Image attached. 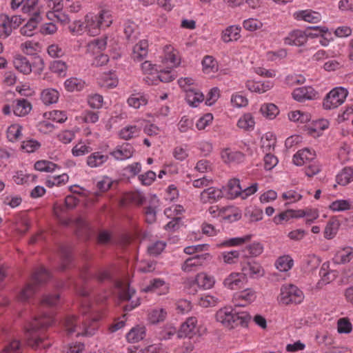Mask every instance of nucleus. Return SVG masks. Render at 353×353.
Masks as SVG:
<instances>
[{
	"label": "nucleus",
	"mask_w": 353,
	"mask_h": 353,
	"mask_svg": "<svg viewBox=\"0 0 353 353\" xmlns=\"http://www.w3.org/2000/svg\"><path fill=\"white\" fill-rule=\"evenodd\" d=\"M352 330V325L348 319L341 318L338 320L337 330L339 333L348 334Z\"/></svg>",
	"instance_id": "60"
},
{
	"label": "nucleus",
	"mask_w": 353,
	"mask_h": 353,
	"mask_svg": "<svg viewBox=\"0 0 353 353\" xmlns=\"http://www.w3.org/2000/svg\"><path fill=\"white\" fill-rule=\"evenodd\" d=\"M254 120L251 114L247 113L243 114L238 121L237 125L239 128L245 130H252L254 126Z\"/></svg>",
	"instance_id": "45"
},
{
	"label": "nucleus",
	"mask_w": 353,
	"mask_h": 353,
	"mask_svg": "<svg viewBox=\"0 0 353 353\" xmlns=\"http://www.w3.org/2000/svg\"><path fill=\"white\" fill-rule=\"evenodd\" d=\"M134 151V148L130 143H125L117 146L114 150L110 152V154L117 161H124L131 158Z\"/></svg>",
	"instance_id": "11"
},
{
	"label": "nucleus",
	"mask_w": 353,
	"mask_h": 353,
	"mask_svg": "<svg viewBox=\"0 0 353 353\" xmlns=\"http://www.w3.org/2000/svg\"><path fill=\"white\" fill-rule=\"evenodd\" d=\"M164 56L163 63L169 68L176 67L180 63L178 52L171 45H167L163 48Z\"/></svg>",
	"instance_id": "17"
},
{
	"label": "nucleus",
	"mask_w": 353,
	"mask_h": 353,
	"mask_svg": "<svg viewBox=\"0 0 353 353\" xmlns=\"http://www.w3.org/2000/svg\"><path fill=\"white\" fill-rule=\"evenodd\" d=\"M41 3L43 12L48 10L46 16L49 19L52 20L55 18L62 23L69 22L68 16L62 12L64 7L63 0H41Z\"/></svg>",
	"instance_id": "5"
},
{
	"label": "nucleus",
	"mask_w": 353,
	"mask_h": 353,
	"mask_svg": "<svg viewBox=\"0 0 353 353\" xmlns=\"http://www.w3.org/2000/svg\"><path fill=\"white\" fill-rule=\"evenodd\" d=\"M12 109L16 116L23 117L30 112L32 105L26 99H17L13 101Z\"/></svg>",
	"instance_id": "23"
},
{
	"label": "nucleus",
	"mask_w": 353,
	"mask_h": 353,
	"mask_svg": "<svg viewBox=\"0 0 353 353\" xmlns=\"http://www.w3.org/2000/svg\"><path fill=\"white\" fill-rule=\"evenodd\" d=\"M53 322V315L46 313L38 314L28 321L24 326V338L27 345L34 349L48 347L49 344H43L46 337L43 334Z\"/></svg>",
	"instance_id": "1"
},
{
	"label": "nucleus",
	"mask_w": 353,
	"mask_h": 353,
	"mask_svg": "<svg viewBox=\"0 0 353 353\" xmlns=\"http://www.w3.org/2000/svg\"><path fill=\"white\" fill-rule=\"evenodd\" d=\"M0 353H21V345L19 340L14 339Z\"/></svg>",
	"instance_id": "62"
},
{
	"label": "nucleus",
	"mask_w": 353,
	"mask_h": 353,
	"mask_svg": "<svg viewBox=\"0 0 353 353\" xmlns=\"http://www.w3.org/2000/svg\"><path fill=\"white\" fill-rule=\"evenodd\" d=\"M260 110L263 116L270 119L275 118L279 112L277 106L273 103L263 104Z\"/></svg>",
	"instance_id": "51"
},
{
	"label": "nucleus",
	"mask_w": 353,
	"mask_h": 353,
	"mask_svg": "<svg viewBox=\"0 0 353 353\" xmlns=\"http://www.w3.org/2000/svg\"><path fill=\"white\" fill-rule=\"evenodd\" d=\"M35 175L24 174L23 171H18L13 176V181L17 185H23L30 181H35Z\"/></svg>",
	"instance_id": "55"
},
{
	"label": "nucleus",
	"mask_w": 353,
	"mask_h": 353,
	"mask_svg": "<svg viewBox=\"0 0 353 353\" xmlns=\"http://www.w3.org/2000/svg\"><path fill=\"white\" fill-rule=\"evenodd\" d=\"M197 319L196 317L192 316L188 319L181 325L180 329L177 332L179 338H192L198 332Z\"/></svg>",
	"instance_id": "10"
},
{
	"label": "nucleus",
	"mask_w": 353,
	"mask_h": 353,
	"mask_svg": "<svg viewBox=\"0 0 353 353\" xmlns=\"http://www.w3.org/2000/svg\"><path fill=\"white\" fill-rule=\"evenodd\" d=\"M242 259H251V258L259 256L263 251L261 243L258 242L252 243L243 249H241Z\"/></svg>",
	"instance_id": "22"
},
{
	"label": "nucleus",
	"mask_w": 353,
	"mask_h": 353,
	"mask_svg": "<svg viewBox=\"0 0 353 353\" xmlns=\"http://www.w3.org/2000/svg\"><path fill=\"white\" fill-rule=\"evenodd\" d=\"M103 98L99 94H94L88 97V103L90 108L99 109L102 107Z\"/></svg>",
	"instance_id": "63"
},
{
	"label": "nucleus",
	"mask_w": 353,
	"mask_h": 353,
	"mask_svg": "<svg viewBox=\"0 0 353 353\" xmlns=\"http://www.w3.org/2000/svg\"><path fill=\"white\" fill-rule=\"evenodd\" d=\"M195 282L199 288L203 290H209L214 287L215 279L213 276L209 275L206 272H201L196 274Z\"/></svg>",
	"instance_id": "25"
},
{
	"label": "nucleus",
	"mask_w": 353,
	"mask_h": 353,
	"mask_svg": "<svg viewBox=\"0 0 353 353\" xmlns=\"http://www.w3.org/2000/svg\"><path fill=\"white\" fill-rule=\"evenodd\" d=\"M305 165V173L309 177L317 174L321 171V165L316 159Z\"/></svg>",
	"instance_id": "61"
},
{
	"label": "nucleus",
	"mask_w": 353,
	"mask_h": 353,
	"mask_svg": "<svg viewBox=\"0 0 353 353\" xmlns=\"http://www.w3.org/2000/svg\"><path fill=\"white\" fill-rule=\"evenodd\" d=\"M12 31V21L7 15L0 17V37L7 38Z\"/></svg>",
	"instance_id": "43"
},
{
	"label": "nucleus",
	"mask_w": 353,
	"mask_h": 353,
	"mask_svg": "<svg viewBox=\"0 0 353 353\" xmlns=\"http://www.w3.org/2000/svg\"><path fill=\"white\" fill-rule=\"evenodd\" d=\"M103 28L109 27L112 23V16L110 10H102L96 15Z\"/></svg>",
	"instance_id": "53"
},
{
	"label": "nucleus",
	"mask_w": 353,
	"mask_h": 353,
	"mask_svg": "<svg viewBox=\"0 0 353 353\" xmlns=\"http://www.w3.org/2000/svg\"><path fill=\"white\" fill-rule=\"evenodd\" d=\"M247 88L252 92L258 93H263L269 90L272 87V84L269 82H254L248 81L246 84Z\"/></svg>",
	"instance_id": "41"
},
{
	"label": "nucleus",
	"mask_w": 353,
	"mask_h": 353,
	"mask_svg": "<svg viewBox=\"0 0 353 353\" xmlns=\"http://www.w3.org/2000/svg\"><path fill=\"white\" fill-rule=\"evenodd\" d=\"M241 188L240 181L238 179H232L228 183V191L231 197H239Z\"/></svg>",
	"instance_id": "50"
},
{
	"label": "nucleus",
	"mask_w": 353,
	"mask_h": 353,
	"mask_svg": "<svg viewBox=\"0 0 353 353\" xmlns=\"http://www.w3.org/2000/svg\"><path fill=\"white\" fill-rule=\"evenodd\" d=\"M221 256L225 263L232 265L236 263L239 259L242 260V252L241 250L223 252Z\"/></svg>",
	"instance_id": "42"
},
{
	"label": "nucleus",
	"mask_w": 353,
	"mask_h": 353,
	"mask_svg": "<svg viewBox=\"0 0 353 353\" xmlns=\"http://www.w3.org/2000/svg\"><path fill=\"white\" fill-rule=\"evenodd\" d=\"M85 85V83L84 81L76 77L68 79L64 83L65 88L68 92L81 91L84 88Z\"/></svg>",
	"instance_id": "36"
},
{
	"label": "nucleus",
	"mask_w": 353,
	"mask_h": 353,
	"mask_svg": "<svg viewBox=\"0 0 353 353\" xmlns=\"http://www.w3.org/2000/svg\"><path fill=\"white\" fill-rule=\"evenodd\" d=\"M347 94V90L343 87L333 88L323 99V108L325 110H332L338 108L344 103Z\"/></svg>",
	"instance_id": "6"
},
{
	"label": "nucleus",
	"mask_w": 353,
	"mask_h": 353,
	"mask_svg": "<svg viewBox=\"0 0 353 353\" xmlns=\"http://www.w3.org/2000/svg\"><path fill=\"white\" fill-rule=\"evenodd\" d=\"M241 274L244 278L257 279L263 276L264 270L261 264L252 259H242L240 261Z\"/></svg>",
	"instance_id": "9"
},
{
	"label": "nucleus",
	"mask_w": 353,
	"mask_h": 353,
	"mask_svg": "<svg viewBox=\"0 0 353 353\" xmlns=\"http://www.w3.org/2000/svg\"><path fill=\"white\" fill-rule=\"evenodd\" d=\"M212 256L208 253L195 254L188 258L182 264L181 270L185 273H190L199 270L201 267L210 261Z\"/></svg>",
	"instance_id": "8"
},
{
	"label": "nucleus",
	"mask_w": 353,
	"mask_h": 353,
	"mask_svg": "<svg viewBox=\"0 0 353 353\" xmlns=\"http://www.w3.org/2000/svg\"><path fill=\"white\" fill-rule=\"evenodd\" d=\"M41 0H26L22 7L24 13L29 14L30 17L41 18L43 8L41 6Z\"/></svg>",
	"instance_id": "19"
},
{
	"label": "nucleus",
	"mask_w": 353,
	"mask_h": 353,
	"mask_svg": "<svg viewBox=\"0 0 353 353\" xmlns=\"http://www.w3.org/2000/svg\"><path fill=\"white\" fill-rule=\"evenodd\" d=\"M58 167L56 163L46 160L37 161L34 163V168L40 172H52Z\"/></svg>",
	"instance_id": "47"
},
{
	"label": "nucleus",
	"mask_w": 353,
	"mask_h": 353,
	"mask_svg": "<svg viewBox=\"0 0 353 353\" xmlns=\"http://www.w3.org/2000/svg\"><path fill=\"white\" fill-rule=\"evenodd\" d=\"M221 159L226 163H239L243 162L245 155L239 151L232 150L230 148L224 149L221 153Z\"/></svg>",
	"instance_id": "18"
},
{
	"label": "nucleus",
	"mask_w": 353,
	"mask_h": 353,
	"mask_svg": "<svg viewBox=\"0 0 353 353\" xmlns=\"http://www.w3.org/2000/svg\"><path fill=\"white\" fill-rule=\"evenodd\" d=\"M98 19L96 15L92 14H88L85 17V28L91 36L99 34L101 29L103 28Z\"/></svg>",
	"instance_id": "20"
},
{
	"label": "nucleus",
	"mask_w": 353,
	"mask_h": 353,
	"mask_svg": "<svg viewBox=\"0 0 353 353\" xmlns=\"http://www.w3.org/2000/svg\"><path fill=\"white\" fill-rule=\"evenodd\" d=\"M219 302V298L207 294L201 296L199 300V304L203 307H214Z\"/></svg>",
	"instance_id": "58"
},
{
	"label": "nucleus",
	"mask_w": 353,
	"mask_h": 353,
	"mask_svg": "<svg viewBox=\"0 0 353 353\" xmlns=\"http://www.w3.org/2000/svg\"><path fill=\"white\" fill-rule=\"evenodd\" d=\"M59 98V92L53 88L44 89L41 93V100L46 105L56 103Z\"/></svg>",
	"instance_id": "31"
},
{
	"label": "nucleus",
	"mask_w": 353,
	"mask_h": 353,
	"mask_svg": "<svg viewBox=\"0 0 353 353\" xmlns=\"http://www.w3.org/2000/svg\"><path fill=\"white\" fill-rule=\"evenodd\" d=\"M308 35L305 31L294 30L290 32L284 39L286 45L302 46L307 41Z\"/></svg>",
	"instance_id": "12"
},
{
	"label": "nucleus",
	"mask_w": 353,
	"mask_h": 353,
	"mask_svg": "<svg viewBox=\"0 0 353 353\" xmlns=\"http://www.w3.org/2000/svg\"><path fill=\"white\" fill-rule=\"evenodd\" d=\"M41 18L30 17L25 26L21 28L20 32L22 35L31 37L34 34V30L37 27Z\"/></svg>",
	"instance_id": "38"
},
{
	"label": "nucleus",
	"mask_w": 353,
	"mask_h": 353,
	"mask_svg": "<svg viewBox=\"0 0 353 353\" xmlns=\"http://www.w3.org/2000/svg\"><path fill=\"white\" fill-rule=\"evenodd\" d=\"M292 266L293 260L288 255L280 256L276 262V267L281 272H287L290 270Z\"/></svg>",
	"instance_id": "49"
},
{
	"label": "nucleus",
	"mask_w": 353,
	"mask_h": 353,
	"mask_svg": "<svg viewBox=\"0 0 353 353\" xmlns=\"http://www.w3.org/2000/svg\"><path fill=\"white\" fill-rule=\"evenodd\" d=\"M167 316L166 311L163 308L154 309L148 314V320L152 324L163 321Z\"/></svg>",
	"instance_id": "48"
},
{
	"label": "nucleus",
	"mask_w": 353,
	"mask_h": 353,
	"mask_svg": "<svg viewBox=\"0 0 353 353\" xmlns=\"http://www.w3.org/2000/svg\"><path fill=\"white\" fill-rule=\"evenodd\" d=\"M108 154H103L101 152H92L87 157V165L92 168L103 165L108 160Z\"/></svg>",
	"instance_id": "27"
},
{
	"label": "nucleus",
	"mask_w": 353,
	"mask_h": 353,
	"mask_svg": "<svg viewBox=\"0 0 353 353\" xmlns=\"http://www.w3.org/2000/svg\"><path fill=\"white\" fill-rule=\"evenodd\" d=\"M165 245L164 241H157L148 247V252L150 255H159L165 249Z\"/></svg>",
	"instance_id": "64"
},
{
	"label": "nucleus",
	"mask_w": 353,
	"mask_h": 353,
	"mask_svg": "<svg viewBox=\"0 0 353 353\" xmlns=\"http://www.w3.org/2000/svg\"><path fill=\"white\" fill-rule=\"evenodd\" d=\"M140 132V128L137 125H127L119 131V135L121 139L127 141L138 137Z\"/></svg>",
	"instance_id": "37"
},
{
	"label": "nucleus",
	"mask_w": 353,
	"mask_h": 353,
	"mask_svg": "<svg viewBox=\"0 0 353 353\" xmlns=\"http://www.w3.org/2000/svg\"><path fill=\"white\" fill-rule=\"evenodd\" d=\"M223 197V193L219 188L210 187L200 194V201L202 203H213Z\"/></svg>",
	"instance_id": "13"
},
{
	"label": "nucleus",
	"mask_w": 353,
	"mask_h": 353,
	"mask_svg": "<svg viewBox=\"0 0 353 353\" xmlns=\"http://www.w3.org/2000/svg\"><path fill=\"white\" fill-rule=\"evenodd\" d=\"M339 185H346L353 181V167H345L336 176Z\"/></svg>",
	"instance_id": "39"
},
{
	"label": "nucleus",
	"mask_w": 353,
	"mask_h": 353,
	"mask_svg": "<svg viewBox=\"0 0 353 353\" xmlns=\"http://www.w3.org/2000/svg\"><path fill=\"white\" fill-rule=\"evenodd\" d=\"M22 126L19 124H12L7 130V138L11 142L17 141L21 136Z\"/></svg>",
	"instance_id": "52"
},
{
	"label": "nucleus",
	"mask_w": 353,
	"mask_h": 353,
	"mask_svg": "<svg viewBox=\"0 0 353 353\" xmlns=\"http://www.w3.org/2000/svg\"><path fill=\"white\" fill-rule=\"evenodd\" d=\"M329 265L324 263L319 271V275L321 276V279L317 283V287L322 288L323 285H325L332 281H334L336 278L335 273L329 270Z\"/></svg>",
	"instance_id": "24"
},
{
	"label": "nucleus",
	"mask_w": 353,
	"mask_h": 353,
	"mask_svg": "<svg viewBox=\"0 0 353 353\" xmlns=\"http://www.w3.org/2000/svg\"><path fill=\"white\" fill-rule=\"evenodd\" d=\"M336 257L340 263H348L353 257V248L350 247L343 248L337 252Z\"/></svg>",
	"instance_id": "54"
},
{
	"label": "nucleus",
	"mask_w": 353,
	"mask_h": 353,
	"mask_svg": "<svg viewBox=\"0 0 353 353\" xmlns=\"http://www.w3.org/2000/svg\"><path fill=\"white\" fill-rule=\"evenodd\" d=\"M59 253L61 264L59 267V270L60 271H64L70 267L72 261V250L70 247L62 245L59 248Z\"/></svg>",
	"instance_id": "28"
},
{
	"label": "nucleus",
	"mask_w": 353,
	"mask_h": 353,
	"mask_svg": "<svg viewBox=\"0 0 353 353\" xmlns=\"http://www.w3.org/2000/svg\"><path fill=\"white\" fill-rule=\"evenodd\" d=\"M294 17L298 20H304L309 23H317L321 19V14L319 12L312 10H301L296 12Z\"/></svg>",
	"instance_id": "33"
},
{
	"label": "nucleus",
	"mask_w": 353,
	"mask_h": 353,
	"mask_svg": "<svg viewBox=\"0 0 353 353\" xmlns=\"http://www.w3.org/2000/svg\"><path fill=\"white\" fill-rule=\"evenodd\" d=\"M216 319L224 327L233 329L239 325L247 327L251 316L247 312H236L231 307H224L216 313Z\"/></svg>",
	"instance_id": "2"
},
{
	"label": "nucleus",
	"mask_w": 353,
	"mask_h": 353,
	"mask_svg": "<svg viewBox=\"0 0 353 353\" xmlns=\"http://www.w3.org/2000/svg\"><path fill=\"white\" fill-rule=\"evenodd\" d=\"M40 147L41 143L33 139L23 141L21 145V148L28 153L37 151Z\"/></svg>",
	"instance_id": "57"
},
{
	"label": "nucleus",
	"mask_w": 353,
	"mask_h": 353,
	"mask_svg": "<svg viewBox=\"0 0 353 353\" xmlns=\"http://www.w3.org/2000/svg\"><path fill=\"white\" fill-rule=\"evenodd\" d=\"M148 53V43L146 40H141L133 48L132 59L137 61H141Z\"/></svg>",
	"instance_id": "29"
},
{
	"label": "nucleus",
	"mask_w": 353,
	"mask_h": 353,
	"mask_svg": "<svg viewBox=\"0 0 353 353\" xmlns=\"http://www.w3.org/2000/svg\"><path fill=\"white\" fill-rule=\"evenodd\" d=\"M13 63L15 68L24 74H28L32 71V64L26 57L17 55Z\"/></svg>",
	"instance_id": "30"
},
{
	"label": "nucleus",
	"mask_w": 353,
	"mask_h": 353,
	"mask_svg": "<svg viewBox=\"0 0 353 353\" xmlns=\"http://www.w3.org/2000/svg\"><path fill=\"white\" fill-rule=\"evenodd\" d=\"M92 150V149L90 146L81 142L73 147L72 154L74 157H80L91 152Z\"/></svg>",
	"instance_id": "59"
},
{
	"label": "nucleus",
	"mask_w": 353,
	"mask_h": 353,
	"mask_svg": "<svg viewBox=\"0 0 353 353\" xmlns=\"http://www.w3.org/2000/svg\"><path fill=\"white\" fill-rule=\"evenodd\" d=\"M256 297L254 290L250 288L239 292L234 295L235 301H239L238 305L241 306H245L253 302Z\"/></svg>",
	"instance_id": "26"
},
{
	"label": "nucleus",
	"mask_w": 353,
	"mask_h": 353,
	"mask_svg": "<svg viewBox=\"0 0 353 353\" xmlns=\"http://www.w3.org/2000/svg\"><path fill=\"white\" fill-rule=\"evenodd\" d=\"M241 28L236 26L228 27L222 32L221 39L225 43L237 41L240 37Z\"/></svg>",
	"instance_id": "32"
},
{
	"label": "nucleus",
	"mask_w": 353,
	"mask_h": 353,
	"mask_svg": "<svg viewBox=\"0 0 353 353\" xmlns=\"http://www.w3.org/2000/svg\"><path fill=\"white\" fill-rule=\"evenodd\" d=\"M50 278V272L43 267L37 269L32 276V283L28 284L19 293L17 299L19 301H28L35 292L37 285L46 282Z\"/></svg>",
	"instance_id": "3"
},
{
	"label": "nucleus",
	"mask_w": 353,
	"mask_h": 353,
	"mask_svg": "<svg viewBox=\"0 0 353 353\" xmlns=\"http://www.w3.org/2000/svg\"><path fill=\"white\" fill-rule=\"evenodd\" d=\"M303 299V292L294 285H285L281 288L280 300L285 305L299 304Z\"/></svg>",
	"instance_id": "7"
},
{
	"label": "nucleus",
	"mask_w": 353,
	"mask_h": 353,
	"mask_svg": "<svg viewBox=\"0 0 353 353\" xmlns=\"http://www.w3.org/2000/svg\"><path fill=\"white\" fill-rule=\"evenodd\" d=\"M145 292H153L157 294L165 293L168 290L165 281L161 279H154L144 290Z\"/></svg>",
	"instance_id": "35"
},
{
	"label": "nucleus",
	"mask_w": 353,
	"mask_h": 353,
	"mask_svg": "<svg viewBox=\"0 0 353 353\" xmlns=\"http://www.w3.org/2000/svg\"><path fill=\"white\" fill-rule=\"evenodd\" d=\"M316 159V154L314 150L308 148H304L299 150L293 156V162L298 166H302L310 163Z\"/></svg>",
	"instance_id": "14"
},
{
	"label": "nucleus",
	"mask_w": 353,
	"mask_h": 353,
	"mask_svg": "<svg viewBox=\"0 0 353 353\" xmlns=\"http://www.w3.org/2000/svg\"><path fill=\"white\" fill-rule=\"evenodd\" d=\"M147 102L145 97L140 94H132L128 99V105L134 108H139L141 106L146 105Z\"/></svg>",
	"instance_id": "56"
},
{
	"label": "nucleus",
	"mask_w": 353,
	"mask_h": 353,
	"mask_svg": "<svg viewBox=\"0 0 353 353\" xmlns=\"http://www.w3.org/2000/svg\"><path fill=\"white\" fill-rule=\"evenodd\" d=\"M145 336V331L143 327H135L126 334V339L130 343H137L142 340Z\"/></svg>",
	"instance_id": "40"
},
{
	"label": "nucleus",
	"mask_w": 353,
	"mask_h": 353,
	"mask_svg": "<svg viewBox=\"0 0 353 353\" xmlns=\"http://www.w3.org/2000/svg\"><path fill=\"white\" fill-rule=\"evenodd\" d=\"M202 65L203 70L207 74L215 72L218 70V63L212 56H205L202 61Z\"/></svg>",
	"instance_id": "44"
},
{
	"label": "nucleus",
	"mask_w": 353,
	"mask_h": 353,
	"mask_svg": "<svg viewBox=\"0 0 353 353\" xmlns=\"http://www.w3.org/2000/svg\"><path fill=\"white\" fill-rule=\"evenodd\" d=\"M64 326L68 334L76 333L77 336H92L95 332L94 327L91 328L88 327L83 319L81 320L80 318L74 315L68 316L65 318Z\"/></svg>",
	"instance_id": "4"
},
{
	"label": "nucleus",
	"mask_w": 353,
	"mask_h": 353,
	"mask_svg": "<svg viewBox=\"0 0 353 353\" xmlns=\"http://www.w3.org/2000/svg\"><path fill=\"white\" fill-rule=\"evenodd\" d=\"M245 278L241 272H232L223 281V285L232 290H238L243 285Z\"/></svg>",
	"instance_id": "21"
},
{
	"label": "nucleus",
	"mask_w": 353,
	"mask_h": 353,
	"mask_svg": "<svg viewBox=\"0 0 353 353\" xmlns=\"http://www.w3.org/2000/svg\"><path fill=\"white\" fill-rule=\"evenodd\" d=\"M251 235H245L242 237H235L231 238L228 240L223 241L221 242L218 246L219 247H232V246H238L248 242L250 240Z\"/></svg>",
	"instance_id": "46"
},
{
	"label": "nucleus",
	"mask_w": 353,
	"mask_h": 353,
	"mask_svg": "<svg viewBox=\"0 0 353 353\" xmlns=\"http://www.w3.org/2000/svg\"><path fill=\"white\" fill-rule=\"evenodd\" d=\"M186 95L185 99L187 102L193 107H196L198 104L202 102L204 99L203 94L193 88L185 89Z\"/></svg>",
	"instance_id": "34"
},
{
	"label": "nucleus",
	"mask_w": 353,
	"mask_h": 353,
	"mask_svg": "<svg viewBox=\"0 0 353 353\" xmlns=\"http://www.w3.org/2000/svg\"><path fill=\"white\" fill-rule=\"evenodd\" d=\"M305 214V213L304 210H287L274 216V217L273 218V222L276 225H281L285 223H287L291 219L303 217Z\"/></svg>",
	"instance_id": "16"
},
{
	"label": "nucleus",
	"mask_w": 353,
	"mask_h": 353,
	"mask_svg": "<svg viewBox=\"0 0 353 353\" xmlns=\"http://www.w3.org/2000/svg\"><path fill=\"white\" fill-rule=\"evenodd\" d=\"M316 94L317 93L315 90L310 86L296 88L292 93L293 99L299 102L314 99L316 98Z\"/></svg>",
	"instance_id": "15"
}]
</instances>
